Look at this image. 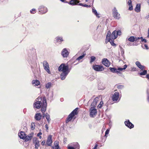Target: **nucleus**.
<instances>
[{
  "label": "nucleus",
  "instance_id": "obj_1",
  "mask_svg": "<svg viewBox=\"0 0 149 149\" xmlns=\"http://www.w3.org/2000/svg\"><path fill=\"white\" fill-rule=\"evenodd\" d=\"M34 106L35 108L37 109H39L42 106L41 109V111L43 113L46 111V107L47 106V103L46 98L45 97H44L43 100L41 97H38V98L35 100V102L34 103ZM44 115V114H43Z\"/></svg>",
  "mask_w": 149,
  "mask_h": 149
},
{
  "label": "nucleus",
  "instance_id": "obj_2",
  "mask_svg": "<svg viewBox=\"0 0 149 149\" xmlns=\"http://www.w3.org/2000/svg\"><path fill=\"white\" fill-rule=\"evenodd\" d=\"M58 70L59 71L62 72L61 75V80H64L70 72L68 66L66 65L64 63H62L59 66Z\"/></svg>",
  "mask_w": 149,
  "mask_h": 149
},
{
  "label": "nucleus",
  "instance_id": "obj_3",
  "mask_svg": "<svg viewBox=\"0 0 149 149\" xmlns=\"http://www.w3.org/2000/svg\"><path fill=\"white\" fill-rule=\"evenodd\" d=\"M117 37L116 31H114L111 35L110 32L108 31L107 35L106 42L107 43L109 42L112 45L116 46V44L114 43L113 40L116 39Z\"/></svg>",
  "mask_w": 149,
  "mask_h": 149
},
{
  "label": "nucleus",
  "instance_id": "obj_4",
  "mask_svg": "<svg viewBox=\"0 0 149 149\" xmlns=\"http://www.w3.org/2000/svg\"><path fill=\"white\" fill-rule=\"evenodd\" d=\"M78 110V108H76L69 115L66 121V123L70 121L73 117L77 114Z\"/></svg>",
  "mask_w": 149,
  "mask_h": 149
},
{
  "label": "nucleus",
  "instance_id": "obj_5",
  "mask_svg": "<svg viewBox=\"0 0 149 149\" xmlns=\"http://www.w3.org/2000/svg\"><path fill=\"white\" fill-rule=\"evenodd\" d=\"M112 14L114 18L118 19L120 18V14L118 12V10L116 9V8H114L113 10Z\"/></svg>",
  "mask_w": 149,
  "mask_h": 149
},
{
  "label": "nucleus",
  "instance_id": "obj_6",
  "mask_svg": "<svg viewBox=\"0 0 149 149\" xmlns=\"http://www.w3.org/2000/svg\"><path fill=\"white\" fill-rule=\"evenodd\" d=\"M90 115L91 117H94L97 114L96 109L93 107H91L90 109Z\"/></svg>",
  "mask_w": 149,
  "mask_h": 149
},
{
  "label": "nucleus",
  "instance_id": "obj_7",
  "mask_svg": "<svg viewBox=\"0 0 149 149\" xmlns=\"http://www.w3.org/2000/svg\"><path fill=\"white\" fill-rule=\"evenodd\" d=\"M43 65L44 69L49 74H51L50 71L49 65L48 62L46 61L43 62Z\"/></svg>",
  "mask_w": 149,
  "mask_h": 149
},
{
  "label": "nucleus",
  "instance_id": "obj_8",
  "mask_svg": "<svg viewBox=\"0 0 149 149\" xmlns=\"http://www.w3.org/2000/svg\"><path fill=\"white\" fill-rule=\"evenodd\" d=\"M93 68L95 70L97 71H102L104 70L103 67L100 65H93Z\"/></svg>",
  "mask_w": 149,
  "mask_h": 149
},
{
  "label": "nucleus",
  "instance_id": "obj_9",
  "mask_svg": "<svg viewBox=\"0 0 149 149\" xmlns=\"http://www.w3.org/2000/svg\"><path fill=\"white\" fill-rule=\"evenodd\" d=\"M119 98V93L118 92H115L112 97V100L114 101H117Z\"/></svg>",
  "mask_w": 149,
  "mask_h": 149
},
{
  "label": "nucleus",
  "instance_id": "obj_10",
  "mask_svg": "<svg viewBox=\"0 0 149 149\" xmlns=\"http://www.w3.org/2000/svg\"><path fill=\"white\" fill-rule=\"evenodd\" d=\"M102 64L106 67H108L109 66L110 64L109 61L107 58H104L102 61Z\"/></svg>",
  "mask_w": 149,
  "mask_h": 149
},
{
  "label": "nucleus",
  "instance_id": "obj_11",
  "mask_svg": "<svg viewBox=\"0 0 149 149\" xmlns=\"http://www.w3.org/2000/svg\"><path fill=\"white\" fill-rule=\"evenodd\" d=\"M99 98L98 97H96L95 98L93 102L91 105V107H93L95 108L97 103L98 102L99 100Z\"/></svg>",
  "mask_w": 149,
  "mask_h": 149
},
{
  "label": "nucleus",
  "instance_id": "obj_12",
  "mask_svg": "<svg viewBox=\"0 0 149 149\" xmlns=\"http://www.w3.org/2000/svg\"><path fill=\"white\" fill-rule=\"evenodd\" d=\"M52 142V136L51 135H49L47 139V144L48 146H51Z\"/></svg>",
  "mask_w": 149,
  "mask_h": 149
},
{
  "label": "nucleus",
  "instance_id": "obj_13",
  "mask_svg": "<svg viewBox=\"0 0 149 149\" xmlns=\"http://www.w3.org/2000/svg\"><path fill=\"white\" fill-rule=\"evenodd\" d=\"M69 52L65 48L63 49L61 52L62 56L64 57H67L68 55Z\"/></svg>",
  "mask_w": 149,
  "mask_h": 149
},
{
  "label": "nucleus",
  "instance_id": "obj_14",
  "mask_svg": "<svg viewBox=\"0 0 149 149\" xmlns=\"http://www.w3.org/2000/svg\"><path fill=\"white\" fill-rule=\"evenodd\" d=\"M33 134H30L27 136H25L23 139L24 140L26 141H28L31 140L33 137Z\"/></svg>",
  "mask_w": 149,
  "mask_h": 149
},
{
  "label": "nucleus",
  "instance_id": "obj_15",
  "mask_svg": "<svg viewBox=\"0 0 149 149\" xmlns=\"http://www.w3.org/2000/svg\"><path fill=\"white\" fill-rule=\"evenodd\" d=\"M125 125L130 128H132L134 127V125L129 120L125 121Z\"/></svg>",
  "mask_w": 149,
  "mask_h": 149
},
{
  "label": "nucleus",
  "instance_id": "obj_16",
  "mask_svg": "<svg viewBox=\"0 0 149 149\" xmlns=\"http://www.w3.org/2000/svg\"><path fill=\"white\" fill-rule=\"evenodd\" d=\"M109 69L113 73H116L118 74H121V73L120 72L118 71L117 69H116L114 68L111 67L109 68Z\"/></svg>",
  "mask_w": 149,
  "mask_h": 149
},
{
  "label": "nucleus",
  "instance_id": "obj_17",
  "mask_svg": "<svg viewBox=\"0 0 149 149\" xmlns=\"http://www.w3.org/2000/svg\"><path fill=\"white\" fill-rule=\"evenodd\" d=\"M74 146L75 147V148L74 147H68V149H79V145L78 143H75L73 144Z\"/></svg>",
  "mask_w": 149,
  "mask_h": 149
},
{
  "label": "nucleus",
  "instance_id": "obj_18",
  "mask_svg": "<svg viewBox=\"0 0 149 149\" xmlns=\"http://www.w3.org/2000/svg\"><path fill=\"white\" fill-rule=\"evenodd\" d=\"M79 2V0H71L69 4L72 5H75Z\"/></svg>",
  "mask_w": 149,
  "mask_h": 149
},
{
  "label": "nucleus",
  "instance_id": "obj_19",
  "mask_svg": "<svg viewBox=\"0 0 149 149\" xmlns=\"http://www.w3.org/2000/svg\"><path fill=\"white\" fill-rule=\"evenodd\" d=\"M41 115L40 113H37L35 116V119L38 121L40 120L41 119Z\"/></svg>",
  "mask_w": 149,
  "mask_h": 149
},
{
  "label": "nucleus",
  "instance_id": "obj_20",
  "mask_svg": "<svg viewBox=\"0 0 149 149\" xmlns=\"http://www.w3.org/2000/svg\"><path fill=\"white\" fill-rule=\"evenodd\" d=\"M59 142L58 141H56L54 142V146H52V148L53 149H59V148L58 146Z\"/></svg>",
  "mask_w": 149,
  "mask_h": 149
},
{
  "label": "nucleus",
  "instance_id": "obj_21",
  "mask_svg": "<svg viewBox=\"0 0 149 149\" xmlns=\"http://www.w3.org/2000/svg\"><path fill=\"white\" fill-rule=\"evenodd\" d=\"M18 136L20 138L24 139V137H25V134L24 132H21L18 133Z\"/></svg>",
  "mask_w": 149,
  "mask_h": 149
},
{
  "label": "nucleus",
  "instance_id": "obj_22",
  "mask_svg": "<svg viewBox=\"0 0 149 149\" xmlns=\"http://www.w3.org/2000/svg\"><path fill=\"white\" fill-rule=\"evenodd\" d=\"M33 84L35 86H37L40 84L39 81L37 80H33L32 81Z\"/></svg>",
  "mask_w": 149,
  "mask_h": 149
},
{
  "label": "nucleus",
  "instance_id": "obj_23",
  "mask_svg": "<svg viewBox=\"0 0 149 149\" xmlns=\"http://www.w3.org/2000/svg\"><path fill=\"white\" fill-rule=\"evenodd\" d=\"M141 5L140 4H137L136 6L135 9V10L137 13L139 12L140 11Z\"/></svg>",
  "mask_w": 149,
  "mask_h": 149
},
{
  "label": "nucleus",
  "instance_id": "obj_24",
  "mask_svg": "<svg viewBox=\"0 0 149 149\" xmlns=\"http://www.w3.org/2000/svg\"><path fill=\"white\" fill-rule=\"evenodd\" d=\"M137 40L136 38L134 36H131L128 39V40L132 42L136 41Z\"/></svg>",
  "mask_w": 149,
  "mask_h": 149
},
{
  "label": "nucleus",
  "instance_id": "obj_25",
  "mask_svg": "<svg viewBox=\"0 0 149 149\" xmlns=\"http://www.w3.org/2000/svg\"><path fill=\"white\" fill-rule=\"evenodd\" d=\"M136 65L141 70H143L144 68V66L142 65H141L140 62L139 61H136Z\"/></svg>",
  "mask_w": 149,
  "mask_h": 149
},
{
  "label": "nucleus",
  "instance_id": "obj_26",
  "mask_svg": "<svg viewBox=\"0 0 149 149\" xmlns=\"http://www.w3.org/2000/svg\"><path fill=\"white\" fill-rule=\"evenodd\" d=\"M92 12L93 13L95 14L97 17H100V16H99V14L97 13V11L95 9L93 8L92 9Z\"/></svg>",
  "mask_w": 149,
  "mask_h": 149
},
{
  "label": "nucleus",
  "instance_id": "obj_27",
  "mask_svg": "<svg viewBox=\"0 0 149 149\" xmlns=\"http://www.w3.org/2000/svg\"><path fill=\"white\" fill-rule=\"evenodd\" d=\"M127 65H125L124 66L123 68H117L118 71H119L120 72V71H122L123 70L125 69L126 68H127Z\"/></svg>",
  "mask_w": 149,
  "mask_h": 149
},
{
  "label": "nucleus",
  "instance_id": "obj_28",
  "mask_svg": "<svg viewBox=\"0 0 149 149\" xmlns=\"http://www.w3.org/2000/svg\"><path fill=\"white\" fill-rule=\"evenodd\" d=\"M56 40L57 42L60 43L63 41L62 37L58 36L56 38Z\"/></svg>",
  "mask_w": 149,
  "mask_h": 149
},
{
  "label": "nucleus",
  "instance_id": "obj_29",
  "mask_svg": "<svg viewBox=\"0 0 149 149\" xmlns=\"http://www.w3.org/2000/svg\"><path fill=\"white\" fill-rule=\"evenodd\" d=\"M85 55V54H83V55L79 56V57L77 58L76 59V60L78 61L82 59L84 57Z\"/></svg>",
  "mask_w": 149,
  "mask_h": 149
},
{
  "label": "nucleus",
  "instance_id": "obj_30",
  "mask_svg": "<svg viewBox=\"0 0 149 149\" xmlns=\"http://www.w3.org/2000/svg\"><path fill=\"white\" fill-rule=\"evenodd\" d=\"M95 60V57L94 56H91V60L90 61V63H91L93 62Z\"/></svg>",
  "mask_w": 149,
  "mask_h": 149
},
{
  "label": "nucleus",
  "instance_id": "obj_31",
  "mask_svg": "<svg viewBox=\"0 0 149 149\" xmlns=\"http://www.w3.org/2000/svg\"><path fill=\"white\" fill-rule=\"evenodd\" d=\"M116 86L117 88L119 89H122L124 87V86L123 85H117Z\"/></svg>",
  "mask_w": 149,
  "mask_h": 149
},
{
  "label": "nucleus",
  "instance_id": "obj_32",
  "mask_svg": "<svg viewBox=\"0 0 149 149\" xmlns=\"http://www.w3.org/2000/svg\"><path fill=\"white\" fill-rule=\"evenodd\" d=\"M31 129L32 130H34L35 127V124L34 123H32L31 125Z\"/></svg>",
  "mask_w": 149,
  "mask_h": 149
},
{
  "label": "nucleus",
  "instance_id": "obj_33",
  "mask_svg": "<svg viewBox=\"0 0 149 149\" xmlns=\"http://www.w3.org/2000/svg\"><path fill=\"white\" fill-rule=\"evenodd\" d=\"M35 148L36 149H38L40 146L39 142L36 143L35 144Z\"/></svg>",
  "mask_w": 149,
  "mask_h": 149
},
{
  "label": "nucleus",
  "instance_id": "obj_34",
  "mask_svg": "<svg viewBox=\"0 0 149 149\" xmlns=\"http://www.w3.org/2000/svg\"><path fill=\"white\" fill-rule=\"evenodd\" d=\"M51 86V84L49 82L46 84L45 87L46 88H50Z\"/></svg>",
  "mask_w": 149,
  "mask_h": 149
},
{
  "label": "nucleus",
  "instance_id": "obj_35",
  "mask_svg": "<svg viewBox=\"0 0 149 149\" xmlns=\"http://www.w3.org/2000/svg\"><path fill=\"white\" fill-rule=\"evenodd\" d=\"M45 117L46 119L47 120V121L49 122L50 121L49 115L47 113L45 114Z\"/></svg>",
  "mask_w": 149,
  "mask_h": 149
},
{
  "label": "nucleus",
  "instance_id": "obj_36",
  "mask_svg": "<svg viewBox=\"0 0 149 149\" xmlns=\"http://www.w3.org/2000/svg\"><path fill=\"white\" fill-rule=\"evenodd\" d=\"M147 73V71L146 70H144L143 72L140 73V75H145Z\"/></svg>",
  "mask_w": 149,
  "mask_h": 149
},
{
  "label": "nucleus",
  "instance_id": "obj_37",
  "mask_svg": "<svg viewBox=\"0 0 149 149\" xmlns=\"http://www.w3.org/2000/svg\"><path fill=\"white\" fill-rule=\"evenodd\" d=\"M33 143L35 144L36 142L38 143L39 142L38 140L36 138H34L33 139Z\"/></svg>",
  "mask_w": 149,
  "mask_h": 149
},
{
  "label": "nucleus",
  "instance_id": "obj_38",
  "mask_svg": "<svg viewBox=\"0 0 149 149\" xmlns=\"http://www.w3.org/2000/svg\"><path fill=\"white\" fill-rule=\"evenodd\" d=\"M103 104V102L102 101H100V102L99 104L98 105V107L99 108H101L102 107Z\"/></svg>",
  "mask_w": 149,
  "mask_h": 149
},
{
  "label": "nucleus",
  "instance_id": "obj_39",
  "mask_svg": "<svg viewBox=\"0 0 149 149\" xmlns=\"http://www.w3.org/2000/svg\"><path fill=\"white\" fill-rule=\"evenodd\" d=\"M30 12L31 13L34 14L36 12V10L35 9H33L30 11Z\"/></svg>",
  "mask_w": 149,
  "mask_h": 149
},
{
  "label": "nucleus",
  "instance_id": "obj_40",
  "mask_svg": "<svg viewBox=\"0 0 149 149\" xmlns=\"http://www.w3.org/2000/svg\"><path fill=\"white\" fill-rule=\"evenodd\" d=\"M129 10H133V6L132 5H130L129 6Z\"/></svg>",
  "mask_w": 149,
  "mask_h": 149
},
{
  "label": "nucleus",
  "instance_id": "obj_41",
  "mask_svg": "<svg viewBox=\"0 0 149 149\" xmlns=\"http://www.w3.org/2000/svg\"><path fill=\"white\" fill-rule=\"evenodd\" d=\"M109 129H108L107 130H106L105 133V136H106V135L108 134L109 132Z\"/></svg>",
  "mask_w": 149,
  "mask_h": 149
},
{
  "label": "nucleus",
  "instance_id": "obj_42",
  "mask_svg": "<svg viewBox=\"0 0 149 149\" xmlns=\"http://www.w3.org/2000/svg\"><path fill=\"white\" fill-rule=\"evenodd\" d=\"M128 4L129 6L131 5H132V1L131 0H129L128 1Z\"/></svg>",
  "mask_w": 149,
  "mask_h": 149
},
{
  "label": "nucleus",
  "instance_id": "obj_43",
  "mask_svg": "<svg viewBox=\"0 0 149 149\" xmlns=\"http://www.w3.org/2000/svg\"><path fill=\"white\" fill-rule=\"evenodd\" d=\"M117 36H120L121 34V32L120 31H117Z\"/></svg>",
  "mask_w": 149,
  "mask_h": 149
},
{
  "label": "nucleus",
  "instance_id": "obj_44",
  "mask_svg": "<svg viewBox=\"0 0 149 149\" xmlns=\"http://www.w3.org/2000/svg\"><path fill=\"white\" fill-rule=\"evenodd\" d=\"M44 10L45 11L43 12H42V13H46V12H47V9L46 8H44Z\"/></svg>",
  "mask_w": 149,
  "mask_h": 149
},
{
  "label": "nucleus",
  "instance_id": "obj_45",
  "mask_svg": "<svg viewBox=\"0 0 149 149\" xmlns=\"http://www.w3.org/2000/svg\"><path fill=\"white\" fill-rule=\"evenodd\" d=\"M144 48H145L146 49H148V46L146 44H145L144 45Z\"/></svg>",
  "mask_w": 149,
  "mask_h": 149
},
{
  "label": "nucleus",
  "instance_id": "obj_46",
  "mask_svg": "<svg viewBox=\"0 0 149 149\" xmlns=\"http://www.w3.org/2000/svg\"><path fill=\"white\" fill-rule=\"evenodd\" d=\"M141 41L143 42H144L145 43L147 42V40L145 39H142L141 40Z\"/></svg>",
  "mask_w": 149,
  "mask_h": 149
},
{
  "label": "nucleus",
  "instance_id": "obj_47",
  "mask_svg": "<svg viewBox=\"0 0 149 149\" xmlns=\"http://www.w3.org/2000/svg\"><path fill=\"white\" fill-rule=\"evenodd\" d=\"M41 144L43 146L45 145V141H42Z\"/></svg>",
  "mask_w": 149,
  "mask_h": 149
},
{
  "label": "nucleus",
  "instance_id": "obj_48",
  "mask_svg": "<svg viewBox=\"0 0 149 149\" xmlns=\"http://www.w3.org/2000/svg\"><path fill=\"white\" fill-rule=\"evenodd\" d=\"M42 134V133L40 132H39L38 134H37V136H40V135H41Z\"/></svg>",
  "mask_w": 149,
  "mask_h": 149
},
{
  "label": "nucleus",
  "instance_id": "obj_49",
  "mask_svg": "<svg viewBox=\"0 0 149 149\" xmlns=\"http://www.w3.org/2000/svg\"><path fill=\"white\" fill-rule=\"evenodd\" d=\"M98 145L97 144H95L94 147V149H97V147Z\"/></svg>",
  "mask_w": 149,
  "mask_h": 149
},
{
  "label": "nucleus",
  "instance_id": "obj_50",
  "mask_svg": "<svg viewBox=\"0 0 149 149\" xmlns=\"http://www.w3.org/2000/svg\"><path fill=\"white\" fill-rule=\"evenodd\" d=\"M84 6L85 7H90V6H88L87 5H84Z\"/></svg>",
  "mask_w": 149,
  "mask_h": 149
},
{
  "label": "nucleus",
  "instance_id": "obj_51",
  "mask_svg": "<svg viewBox=\"0 0 149 149\" xmlns=\"http://www.w3.org/2000/svg\"><path fill=\"white\" fill-rule=\"evenodd\" d=\"M146 77L149 79V74H147L146 75Z\"/></svg>",
  "mask_w": 149,
  "mask_h": 149
},
{
  "label": "nucleus",
  "instance_id": "obj_52",
  "mask_svg": "<svg viewBox=\"0 0 149 149\" xmlns=\"http://www.w3.org/2000/svg\"><path fill=\"white\" fill-rule=\"evenodd\" d=\"M79 5H80V6H84V5H83V4H82V3H79Z\"/></svg>",
  "mask_w": 149,
  "mask_h": 149
},
{
  "label": "nucleus",
  "instance_id": "obj_53",
  "mask_svg": "<svg viewBox=\"0 0 149 149\" xmlns=\"http://www.w3.org/2000/svg\"><path fill=\"white\" fill-rule=\"evenodd\" d=\"M140 38L142 40V39H143V37H141L140 38H138V39H139Z\"/></svg>",
  "mask_w": 149,
  "mask_h": 149
},
{
  "label": "nucleus",
  "instance_id": "obj_54",
  "mask_svg": "<svg viewBox=\"0 0 149 149\" xmlns=\"http://www.w3.org/2000/svg\"><path fill=\"white\" fill-rule=\"evenodd\" d=\"M149 17V14H148V16H147L146 17V18H148Z\"/></svg>",
  "mask_w": 149,
  "mask_h": 149
},
{
  "label": "nucleus",
  "instance_id": "obj_55",
  "mask_svg": "<svg viewBox=\"0 0 149 149\" xmlns=\"http://www.w3.org/2000/svg\"><path fill=\"white\" fill-rule=\"evenodd\" d=\"M60 0L63 2H64L65 1V0Z\"/></svg>",
  "mask_w": 149,
  "mask_h": 149
},
{
  "label": "nucleus",
  "instance_id": "obj_56",
  "mask_svg": "<svg viewBox=\"0 0 149 149\" xmlns=\"http://www.w3.org/2000/svg\"><path fill=\"white\" fill-rule=\"evenodd\" d=\"M148 100L149 101V97H148Z\"/></svg>",
  "mask_w": 149,
  "mask_h": 149
},
{
  "label": "nucleus",
  "instance_id": "obj_57",
  "mask_svg": "<svg viewBox=\"0 0 149 149\" xmlns=\"http://www.w3.org/2000/svg\"><path fill=\"white\" fill-rule=\"evenodd\" d=\"M148 4L149 5V0H148Z\"/></svg>",
  "mask_w": 149,
  "mask_h": 149
},
{
  "label": "nucleus",
  "instance_id": "obj_58",
  "mask_svg": "<svg viewBox=\"0 0 149 149\" xmlns=\"http://www.w3.org/2000/svg\"><path fill=\"white\" fill-rule=\"evenodd\" d=\"M39 136V138H40V139H41V138H42L41 136Z\"/></svg>",
  "mask_w": 149,
  "mask_h": 149
},
{
  "label": "nucleus",
  "instance_id": "obj_59",
  "mask_svg": "<svg viewBox=\"0 0 149 149\" xmlns=\"http://www.w3.org/2000/svg\"><path fill=\"white\" fill-rule=\"evenodd\" d=\"M88 1V0H86V2H87V1Z\"/></svg>",
  "mask_w": 149,
  "mask_h": 149
},
{
  "label": "nucleus",
  "instance_id": "obj_60",
  "mask_svg": "<svg viewBox=\"0 0 149 149\" xmlns=\"http://www.w3.org/2000/svg\"><path fill=\"white\" fill-rule=\"evenodd\" d=\"M46 128L47 129H48V128L47 127H46Z\"/></svg>",
  "mask_w": 149,
  "mask_h": 149
},
{
  "label": "nucleus",
  "instance_id": "obj_61",
  "mask_svg": "<svg viewBox=\"0 0 149 149\" xmlns=\"http://www.w3.org/2000/svg\"><path fill=\"white\" fill-rule=\"evenodd\" d=\"M46 128L47 129H48V128L47 127H46Z\"/></svg>",
  "mask_w": 149,
  "mask_h": 149
},
{
  "label": "nucleus",
  "instance_id": "obj_62",
  "mask_svg": "<svg viewBox=\"0 0 149 149\" xmlns=\"http://www.w3.org/2000/svg\"><path fill=\"white\" fill-rule=\"evenodd\" d=\"M46 128L47 129H48V128L47 127H46Z\"/></svg>",
  "mask_w": 149,
  "mask_h": 149
}]
</instances>
